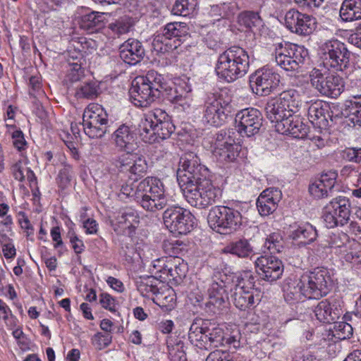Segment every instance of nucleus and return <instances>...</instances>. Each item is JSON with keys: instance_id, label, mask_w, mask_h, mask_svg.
Listing matches in <instances>:
<instances>
[{"instance_id": "nucleus-1", "label": "nucleus", "mask_w": 361, "mask_h": 361, "mask_svg": "<svg viewBox=\"0 0 361 361\" xmlns=\"http://www.w3.org/2000/svg\"><path fill=\"white\" fill-rule=\"evenodd\" d=\"M249 63L247 52L240 47H232L219 55L215 71L219 78L231 82L247 73Z\"/></svg>"}, {"instance_id": "nucleus-2", "label": "nucleus", "mask_w": 361, "mask_h": 361, "mask_svg": "<svg viewBox=\"0 0 361 361\" xmlns=\"http://www.w3.org/2000/svg\"><path fill=\"white\" fill-rule=\"evenodd\" d=\"M164 78L157 71H149L145 75L137 76L132 82L130 95L138 107H147L159 97L164 89Z\"/></svg>"}, {"instance_id": "nucleus-3", "label": "nucleus", "mask_w": 361, "mask_h": 361, "mask_svg": "<svg viewBox=\"0 0 361 361\" xmlns=\"http://www.w3.org/2000/svg\"><path fill=\"white\" fill-rule=\"evenodd\" d=\"M175 130V126L168 114L161 109H155L145 116L140 124V132L146 142H154L158 139L169 138Z\"/></svg>"}, {"instance_id": "nucleus-4", "label": "nucleus", "mask_w": 361, "mask_h": 361, "mask_svg": "<svg viewBox=\"0 0 361 361\" xmlns=\"http://www.w3.org/2000/svg\"><path fill=\"white\" fill-rule=\"evenodd\" d=\"M133 199L145 210L155 212L167 204L164 185L157 178L147 177L140 181L133 194Z\"/></svg>"}, {"instance_id": "nucleus-5", "label": "nucleus", "mask_w": 361, "mask_h": 361, "mask_svg": "<svg viewBox=\"0 0 361 361\" xmlns=\"http://www.w3.org/2000/svg\"><path fill=\"white\" fill-rule=\"evenodd\" d=\"M233 111L232 97L227 90L207 96L204 106L203 121L209 126L219 127L226 122Z\"/></svg>"}, {"instance_id": "nucleus-6", "label": "nucleus", "mask_w": 361, "mask_h": 361, "mask_svg": "<svg viewBox=\"0 0 361 361\" xmlns=\"http://www.w3.org/2000/svg\"><path fill=\"white\" fill-rule=\"evenodd\" d=\"M181 190L188 202L200 209L207 208L214 204L221 195L219 188L215 187L207 178L184 186Z\"/></svg>"}, {"instance_id": "nucleus-7", "label": "nucleus", "mask_w": 361, "mask_h": 361, "mask_svg": "<svg viewBox=\"0 0 361 361\" xmlns=\"http://www.w3.org/2000/svg\"><path fill=\"white\" fill-rule=\"evenodd\" d=\"M207 221L212 229L221 234L235 231L242 224V215L233 208L216 206L210 209Z\"/></svg>"}, {"instance_id": "nucleus-8", "label": "nucleus", "mask_w": 361, "mask_h": 361, "mask_svg": "<svg viewBox=\"0 0 361 361\" xmlns=\"http://www.w3.org/2000/svg\"><path fill=\"white\" fill-rule=\"evenodd\" d=\"M275 62L286 71H298L304 63L307 51L303 47L285 42L275 45Z\"/></svg>"}, {"instance_id": "nucleus-9", "label": "nucleus", "mask_w": 361, "mask_h": 361, "mask_svg": "<svg viewBox=\"0 0 361 361\" xmlns=\"http://www.w3.org/2000/svg\"><path fill=\"white\" fill-rule=\"evenodd\" d=\"M299 284L302 287L304 298L319 299L328 293L331 281L326 269L317 268L301 276Z\"/></svg>"}, {"instance_id": "nucleus-10", "label": "nucleus", "mask_w": 361, "mask_h": 361, "mask_svg": "<svg viewBox=\"0 0 361 361\" xmlns=\"http://www.w3.org/2000/svg\"><path fill=\"white\" fill-rule=\"evenodd\" d=\"M206 169L200 164V160L193 152L185 153L180 159L177 171V180L182 189L206 178L203 174Z\"/></svg>"}, {"instance_id": "nucleus-11", "label": "nucleus", "mask_w": 361, "mask_h": 361, "mask_svg": "<svg viewBox=\"0 0 361 361\" xmlns=\"http://www.w3.org/2000/svg\"><path fill=\"white\" fill-rule=\"evenodd\" d=\"M165 226L175 235H185L193 228L194 221L191 213L177 206L167 208L163 213Z\"/></svg>"}, {"instance_id": "nucleus-12", "label": "nucleus", "mask_w": 361, "mask_h": 361, "mask_svg": "<svg viewBox=\"0 0 361 361\" xmlns=\"http://www.w3.org/2000/svg\"><path fill=\"white\" fill-rule=\"evenodd\" d=\"M279 82L280 75L266 67L257 70L250 78L252 92L259 96L270 94L278 87Z\"/></svg>"}, {"instance_id": "nucleus-13", "label": "nucleus", "mask_w": 361, "mask_h": 361, "mask_svg": "<svg viewBox=\"0 0 361 361\" xmlns=\"http://www.w3.org/2000/svg\"><path fill=\"white\" fill-rule=\"evenodd\" d=\"M212 147L214 155L221 162H233L239 154V146L225 130L216 135Z\"/></svg>"}, {"instance_id": "nucleus-14", "label": "nucleus", "mask_w": 361, "mask_h": 361, "mask_svg": "<svg viewBox=\"0 0 361 361\" xmlns=\"http://www.w3.org/2000/svg\"><path fill=\"white\" fill-rule=\"evenodd\" d=\"M235 128L242 135L251 137L257 134L262 126V116L256 109H245L235 115Z\"/></svg>"}, {"instance_id": "nucleus-15", "label": "nucleus", "mask_w": 361, "mask_h": 361, "mask_svg": "<svg viewBox=\"0 0 361 361\" xmlns=\"http://www.w3.org/2000/svg\"><path fill=\"white\" fill-rule=\"evenodd\" d=\"M285 25L292 32L300 35H307L313 32L315 27V19L312 16L290 9L285 15Z\"/></svg>"}, {"instance_id": "nucleus-16", "label": "nucleus", "mask_w": 361, "mask_h": 361, "mask_svg": "<svg viewBox=\"0 0 361 361\" xmlns=\"http://www.w3.org/2000/svg\"><path fill=\"white\" fill-rule=\"evenodd\" d=\"M255 266L261 279L270 282L280 279L283 272L282 262L273 255L258 257L255 261Z\"/></svg>"}, {"instance_id": "nucleus-17", "label": "nucleus", "mask_w": 361, "mask_h": 361, "mask_svg": "<svg viewBox=\"0 0 361 361\" xmlns=\"http://www.w3.org/2000/svg\"><path fill=\"white\" fill-rule=\"evenodd\" d=\"M137 137L131 128L126 125H120L111 135V141L121 152H133L137 148Z\"/></svg>"}, {"instance_id": "nucleus-18", "label": "nucleus", "mask_w": 361, "mask_h": 361, "mask_svg": "<svg viewBox=\"0 0 361 361\" xmlns=\"http://www.w3.org/2000/svg\"><path fill=\"white\" fill-rule=\"evenodd\" d=\"M310 78L312 86L321 94L331 97L338 95V79L336 77L332 75L324 78L321 71L314 68L310 73Z\"/></svg>"}, {"instance_id": "nucleus-19", "label": "nucleus", "mask_w": 361, "mask_h": 361, "mask_svg": "<svg viewBox=\"0 0 361 361\" xmlns=\"http://www.w3.org/2000/svg\"><path fill=\"white\" fill-rule=\"evenodd\" d=\"M325 112L326 109L324 108L322 102L317 101L308 107V119L312 125L320 129H326L336 124L338 116L337 114L334 115L333 111H331V114H328L329 118V120H328Z\"/></svg>"}, {"instance_id": "nucleus-20", "label": "nucleus", "mask_w": 361, "mask_h": 361, "mask_svg": "<svg viewBox=\"0 0 361 361\" xmlns=\"http://www.w3.org/2000/svg\"><path fill=\"white\" fill-rule=\"evenodd\" d=\"M277 132L281 134L290 135L295 138H304L308 132L307 126L301 121L298 116L290 114L278 124H275Z\"/></svg>"}, {"instance_id": "nucleus-21", "label": "nucleus", "mask_w": 361, "mask_h": 361, "mask_svg": "<svg viewBox=\"0 0 361 361\" xmlns=\"http://www.w3.org/2000/svg\"><path fill=\"white\" fill-rule=\"evenodd\" d=\"M282 197L280 190L269 188L264 190L257 200V207L262 216H268L277 208L278 203Z\"/></svg>"}, {"instance_id": "nucleus-22", "label": "nucleus", "mask_w": 361, "mask_h": 361, "mask_svg": "<svg viewBox=\"0 0 361 361\" xmlns=\"http://www.w3.org/2000/svg\"><path fill=\"white\" fill-rule=\"evenodd\" d=\"M337 173L335 171H329L321 175L309 186V192L314 198L320 199L327 196L328 191L335 185Z\"/></svg>"}, {"instance_id": "nucleus-23", "label": "nucleus", "mask_w": 361, "mask_h": 361, "mask_svg": "<svg viewBox=\"0 0 361 361\" xmlns=\"http://www.w3.org/2000/svg\"><path fill=\"white\" fill-rule=\"evenodd\" d=\"M120 57L126 63L134 65L142 59L145 50L141 42L135 39H128L119 47Z\"/></svg>"}, {"instance_id": "nucleus-24", "label": "nucleus", "mask_w": 361, "mask_h": 361, "mask_svg": "<svg viewBox=\"0 0 361 361\" xmlns=\"http://www.w3.org/2000/svg\"><path fill=\"white\" fill-rule=\"evenodd\" d=\"M139 223L137 212L132 208L121 210L114 221H111V226L118 234H124L126 228H135Z\"/></svg>"}, {"instance_id": "nucleus-25", "label": "nucleus", "mask_w": 361, "mask_h": 361, "mask_svg": "<svg viewBox=\"0 0 361 361\" xmlns=\"http://www.w3.org/2000/svg\"><path fill=\"white\" fill-rule=\"evenodd\" d=\"M341 115L347 119L348 125L361 126V96L346 99L341 109Z\"/></svg>"}, {"instance_id": "nucleus-26", "label": "nucleus", "mask_w": 361, "mask_h": 361, "mask_svg": "<svg viewBox=\"0 0 361 361\" xmlns=\"http://www.w3.org/2000/svg\"><path fill=\"white\" fill-rule=\"evenodd\" d=\"M209 324L210 322L208 320L196 319L190 327L188 338L192 345L200 349L206 348L207 344L204 341L205 334L209 331Z\"/></svg>"}, {"instance_id": "nucleus-27", "label": "nucleus", "mask_w": 361, "mask_h": 361, "mask_svg": "<svg viewBox=\"0 0 361 361\" xmlns=\"http://www.w3.org/2000/svg\"><path fill=\"white\" fill-rule=\"evenodd\" d=\"M209 324L210 322L208 320L196 319L190 327L188 338L192 345L200 349L206 348L207 344L204 341L205 334L209 331Z\"/></svg>"}, {"instance_id": "nucleus-28", "label": "nucleus", "mask_w": 361, "mask_h": 361, "mask_svg": "<svg viewBox=\"0 0 361 361\" xmlns=\"http://www.w3.org/2000/svg\"><path fill=\"white\" fill-rule=\"evenodd\" d=\"M265 111L267 117L271 122L278 124L279 121H282L284 118L290 114L289 111L284 107V104H281L277 97L270 99L266 106Z\"/></svg>"}, {"instance_id": "nucleus-29", "label": "nucleus", "mask_w": 361, "mask_h": 361, "mask_svg": "<svg viewBox=\"0 0 361 361\" xmlns=\"http://www.w3.org/2000/svg\"><path fill=\"white\" fill-rule=\"evenodd\" d=\"M341 22L353 21L361 18V1L345 0L340 8Z\"/></svg>"}, {"instance_id": "nucleus-30", "label": "nucleus", "mask_w": 361, "mask_h": 361, "mask_svg": "<svg viewBox=\"0 0 361 361\" xmlns=\"http://www.w3.org/2000/svg\"><path fill=\"white\" fill-rule=\"evenodd\" d=\"M159 33L169 40L175 38L180 42L182 37L188 35V27L185 23L183 22L169 23L161 29Z\"/></svg>"}, {"instance_id": "nucleus-31", "label": "nucleus", "mask_w": 361, "mask_h": 361, "mask_svg": "<svg viewBox=\"0 0 361 361\" xmlns=\"http://www.w3.org/2000/svg\"><path fill=\"white\" fill-rule=\"evenodd\" d=\"M104 13L99 12H91L85 14L80 18L79 21L80 26L82 29L94 32L102 28L104 22Z\"/></svg>"}, {"instance_id": "nucleus-32", "label": "nucleus", "mask_w": 361, "mask_h": 361, "mask_svg": "<svg viewBox=\"0 0 361 361\" xmlns=\"http://www.w3.org/2000/svg\"><path fill=\"white\" fill-rule=\"evenodd\" d=\"M82 122H109L108 115L104 108L98 104H90L85 109Z\"/></svg>"}, {"instance_id": "nucleus-33", "label": "nucleus", "mask_w": 361, "mask_h": 361, "mask_svg": "<svg viewBox=\"0 0 361 361\" xmlns=\"http://www.w3.org/2000/svg\"><path fill=\"white\" fill-rule=\"evenodd\" d=\"M316 318L321 322L324 323H336L338 319V313L330 306L326 300H322L318 303L314 310Z\"/></svg>"}, {"instance_id": "nucleus-34", "label": "nucleus", "mask_w": 361, "mask_h": 361, "mask_svg": "<svg viewBox=\"0 0 361 361\" xmlns=\"http://www.w3.org/2000/svg\"><path fill=\"white\" fill-rule=\"evenodd\" d=\"M290 236L293 240H298L299 243L307 245L316 239L317 231L312 225L306 224L293 230Z\"/></svg>"}, {"instance_id": "nucleus-35", "label": "nucleus", "mask_w": 361, "mask_h": 361, "mask_svg": "<svg viewBox=\"0 0 361 361\" xmlns=\"http://www.w3.org/2000/svg\"><path fill=\"white\" fill-rule=\"evenodd\" d=\"M277 98L281 104H284L285 109H288L290 114L296 112L300 105V94L293 89L282 92Z\"/></svg>"}, {"instance_id": "nucleus-36", "label": "nucleus", "mask_w": 361, "mask_h": 361, "mask_svg": "<svg viewBox=\"0 0 361 361\" xmlns=\"http://www.w3.org/2000/svg\"><path fill=\"white\" fill-rule=\"evenodd\" d=\"M152 300L165 311L171 310L175 305L176 295L174 290L171 288H166L162 291H159V289L156 296L152 298Z\"/></svg>"}, {"instance_id": "nucleus-37", "label": "nucleus", "mask_w": 361, "mask_h": 361, "mask_svg": "<svg viewBox=\"0 0 361 361\" xmlns=\"http://www.w3.org/2000/svg\"><path fill=\"white\" fill-rule=\"evenodd\" d=\"M231 297L235 306L240 310H246L255 303L254 291H233Z\"/></svg>"}, {"instance_id": "nucleus-38", "label": "nucleus", "mask_w": 361, "mask_h": 361, "mask_svg": "<svg viewBox=\"0 0 361 361\" xmlns=\"http://www.w3.org/2000/svg\"><path fill=\"white\" fill-rule=\"evenodd\" d=\"M224 252L238 257H247L252 253L253 250L248 240L243 239L231 243L224 248Z\"/></svg>"}, {"instance_id": "nucleus-39", "label": "nucleus", "mask_w": 361, "mask_h": 361, "mask_svg": "<svg viewBox=\"0 0 361 361\" xmlns=\"http://www.w3.org/2000/svg\"><path fill=\"white\" fill-rule=\"evenodd\" d=\"M168 268V276H164L165 281L173 280L178 282L185 276V265L180 263V259L178 257H169Z\"/></svg>"}, {"instance_id": "nucleus-40", "label": "nucleus", "mask_w": 361, "mask_h": 361, "mask_svg": "<svg viewBox=\"0 0 361 361\" xmlns=\"http://www.w3.org/2000/svg\"><path fill=\"white\" fill-rule=\"evenodd\" d=\"M224 330L221 328L212 326L210 324L204 341L207 344L206 348H203V350H209L221 345L224 339Z\"/></svg>"}, {"instance_id": "nucleus-41", "label": "nucleus", "mask_w": 361, "mask_h": 361, "mask_svg": "<svg viewBox=\"0 0 361 361\" xmlns=\"http://www.w3.org/2000/svg\"><path fill=\"white\" fill-rule=\"evenodd\" d=\"M283 292L285 300L290 303L301 300L304 298L299 279H289L283 286Z\"/></svg>"}, {"instance_id": "nucleus-42", "label": "nucleus", "mask_w": 361, "mask_h": 361, "mask_svg": "<svg viewBox=\"0 0 361 361\" xmlns=\"http://www.w3.org/2000/svg\"><path fill=\"white\" fill-rule=\"evenodd\" d=\"M209 303L219 307L228 298L224 285L217 282H213L208 289Z\"/></svg>"}, {"instance_id": "nucleus-43", "label": "nucleus", "mask_w": 361, "mask_h": 361, "mask_svg": "<svg viewBox=\"0 0 361 361\" xmlns=\"http://www.w3.org/2000/svg\"><path fill=\"white\" fill-rule=\"evenodd\" d=\"M156 282V279L152 276L140 278L136 281L137 289L143 297L150 298L153 295L155 297L159 290L155 284Z\"/></svg>"}, {"instance_id": "nucleus-44", "label": "nucleus", "mask_w": 361, "mask_h": 361, "mask_svg": "<svg viewBox=\"0 0 361 361\" xmlns=\"http://www.w3.org/2000/svg\"><path fill=\"white\" fill-rule=\"evenodd\" d=\"M82 122V127L85 133L92 139L102 137L108 132L109 122Z\"/></svg>"}, {"instance_id": "nucleus-45", "label": "nucleus", "mask_w": 361, "mask_h": 361, "mask_svg": "<svg viewBox=\"0 0 361 361\" xmlns=\"http://www.w3.org/2000/svg\"><path fill=\"white\" fill-rule=\"evenodd\" d=\"M233 291H254L255 278L250 271H245L235 276Z\"/></svg>"}, {"instance_id": "nucleus-46", "label": "nucleus", "mask_w": 361, "mask_h": 361, "mask_svg": "<svg viewBox=\"0 0 361 361\" xmlns=\"http://www.w3.org/2000/svg\"><path fill=\"white\" fill-rule=\"evenodd\" d=\"M187 88L184 90L183 87H178L175 90L174 96L171 98V101L180 106L183 111L189 109L192 102L191 90L188 87Z\"/></svg>"}, {"instance_id": "nucleus-47", "label": "nucleus", "mask_w": 361, "mask_h": 361, "mask_svg": "<svg viewBox=\"0 0 361 361\" xmlns=\"http://www.w3.org/2000/svg\"><path fill=\"white\" fill-rule=\"evenodd\" d=\"M133 25L132 18L125 16L109 25V28L117 37L128 33Z\"/></svg>"}, {"instance_id": "nucleus-48", "label": "nucleus", "mask_w": 361, "mask_h": 361, "mask_svg": "<svg viewBox=\"0 0 361 361\" xmlns=\"http://www.w3.org/2000/svg\"><path fill=\"white\" fill-rule=\"evenodd\" d=\"M338 200L335 198L325 207L324 221L326 226L329 228H334L338 224Z\"/></svg>"}, {"instance_id": "nucleus-49", "label": "nucleus", "mask_w": 361, "mask_h": 361, "mask_svg": "<svg viewBox=\"0 0 361 361\" xmlns=\"http://www.w3.org/2000/svg\"><path fill=\"white\" fill-rule=\"evenodd\" d=\"M197 6L196 0H176L172 8L174 15L188 16L194 12Z\"/></svg>"}, {"instance_id": "nucleus-50", "label": "nucleus", "mask_w": 361, "mask_h": 361, "mask_svg": "<svg viewBox=\"0 0 361 361\" xmlns=\"http://www.w3.org/2000/svg\"><path fill=\"white\" fill-rule=\"evenodd\" d=\"M99 94V87L94 82H87L80 85L77 87L75 91V96L78 98L82 99H94Z\"/></svg>"}, {"instance_id": "nucleus-51", "label": "nucleus", "mask_w": 361, "mask_h": 361, "mask_svg": "<svg viewBox=\"0 0 361 361\" xmlns=\"http://www.w3.org/2000/svg\"><path fill=\"white\" fill-rule=\"evenodd\" d=\"M326 48L327 49V52L325 53V64L327 66L336 68L338 66V42L337 40L329 42L326 44Z\"/></svg>"}, {"instance_id": "nucleus-52", "label": "nucleus", "mask_w": 361, "mask_h": 361, "mask_svg": "<svg viewBox=\"0 0 361 361\" xmlns=\"http://www.w3.org/2000/svg\"><path fill=\"white\" fill-rule=\"evenodd\" d=\"M264 246L271 253L281 252L283 248V238L279 233H272L267 237Z\"/></svg>"}, {"instance_id": "nucleus-53", "label": "nucleus", "mask_w": 361, "mask_h": 361, "mask_svg": "<svg viewBox=\"0 0 361 361\" xmlns=\"http://www.w3.org/2000/svg\"><path fill=\"white\" fill-rule=\"evenodd\" d=\"M152 47L157 53H165L177 47V44H172L171 40L164 37L161 33H158L152 42Z\"/></svg>"}, {"instance_id": "nucleus-54", "label": "nucleus", "mask_w": 361, "mask_h": 361, "mask_svg": "<svg viewBox=\"0 0 361 361\" xmlns=\"http://www.w3.org/2000/svg\"><path fill=\"white\" fill-rule=\"evenodd\" d=\"M166 346L169 353V355L171 360H176V357L178 356L179 358L183 354V343L178 338H173L169 336L166 339Z\"/></svg>"}, {"instance_id": "nucleus-55", "label": "nucleus", "mask_w": 361, "mask_h": 361, "mask_svg": "<svg viewBox=\"0 0 361 361\" xmlns=\"http://www.w3.org/2000/svg\"><path fill=\"white\" fill-rule=\"evenodd\" d=\"M238 23L245 27L252 28L259 25L262 20L258 13L255 12H245L238 16Z\"/></svg>"}, {"instance_id": "nucleus-56", "label": "nucleus", "mask_w": 361, "mask_h": 361, "mask_svg": "<svg viewBox=\"0 0 361 361\" xmlns=\"http://www.w3.org/2000/svg\"><path fill=\"white\" fill-rule=\"evenodd\" d=\"M133 159V163L129 167V171L131 173L138 176H142L145 173L147 170V164L142 155L137 154L136 153L132 155Z\"/></svg>"}, {"instance_id": "nucleus-57", "label": "nucleus", "mask_w": 361, "mask_h": 361, "mask_svg": "<svg viewBox=\"0 0 361 361\" xmlns=\"http://www.w3.org/2000/svg\"><path fill=\"white\" fill-rule=\"evenodd\" d=\"M73 176L72 166L66 164H64L59 171L56 178L58 185L62 189L67 188L70 185Z\"/></svg>"}, {"instance_id": "nucleus-58", "label": "nucleus", "mask_w": 361, "mask_h": 361, "mask_svg": "<svg viewBox=\"0 0 361 361\" xmlns=\"http://www.w3.org/2000/svg\"><path fill=\"white\" fill-rule=\"evenodd\" d=\"M69 69L68 71L67 77L72 82L79 80L84 75V71L82 68V63L71 61L68 60Z\"/></svg>"}, {"instance_id": "nucleus-59", "label": "nucleus", "mask_w": 361, "mask_h": 361, "mask_svg": "<svg viewBox=\"0 0 361 361\" xmlns=\"http://www.w3.org/2000/svg\"><path fill=\"white\" fill-rule=\"evenodd\" d=\"M11 171L14 178L19 181H23L24 180L25 176V172L33 175V172L25 166V162L22 160H19L16 162L11 166Z\"/></svg>"}, {"instance_id": "nucleus-60", "label": "nucleus", "mask_w": 361, "mask_h": 361, "mask_svg": "<svg viewBox=\"0 0 361 361\" xmlns=\"http://www.w3.org/2000/svg\"><path fill=\"white\" fill-rule=\"evenodd\" d=\"M350 203L345 197L340 196V225L346 224L350 220Z\"/></svg>"}, {"instance_id": "nucleus-61", "label": "nucleus", "mask_w": 361, "mask_h": 361, "mask_svg": "<svg viewBox=\"0 0 361 361\" xmlns=\"http://www.w3.org/2000/svg\"><path fill=\"white\" fill-rule=\"evenodd\" d=\"M342 158L346 161L356 163L361 161V148H347L341 152Z\"/></svg>"}, {"instance_id": "nucleus-62", "label": "nucleus", "mask_w": 361, "mask_h": 361, "mask_svg": "<svg viewBox=\"0 0 361 361\" xmlns=\"http://www.w3.org/2000/svg\"><path fill=\"white\" fill-rule=\"evenodd\" d=\"M135 153H124L122 154L120 156H118L115 158H113V164L120 169H123V168L126 166H130L132 164V160L133 159V157L132 155H134Z\"/></svg>"}, {"instance_id": "nucleus-63", "label": "nucleus", "mask_w": 361, "mask_h": 361, "mask_svg": "<svg viewBox=\"0 0 361 361\" xmlns=\"http://www.w3.org/2000/svg\"><path fill=\"white\" fill-rule=\"evenodd\" d=\"M206 361H234V360L228 352L216 350L209 354Z\"/></svg>"}, {"instance_id": "nucleus-64", "label": "nucleus", "mask_w": 361, "mask_h": 361, "mask_svg": "<svg viewBox=\"0 0 361 361\" xmlns=\"http://www.w3.org/2000/svg\"><path fill=\"white\" fill-rule=\"evenodd\" d=\"M169 258L159 259L157 261L156 264L154 265V268L157 269L155 272L157 274V277L160 279L161 281H164V276L167 277L168 276V269H169Z\"/></svg>"}]
</instances>
